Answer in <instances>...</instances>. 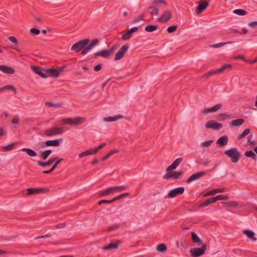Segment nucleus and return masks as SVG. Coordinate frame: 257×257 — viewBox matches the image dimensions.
<instances>
[{
	"instance_id": "55",
	"label": "nucleus",
	"mask_w": 257,
	"mask_h": 257,
	"mask_svg": "<svg viewBox=\"0 0 257 257\" xmlns=\"http://www.w3.org/2000/svg\"><path fill=\"white\" fill-rule=\"evenodd\" d=\"M167 173L164 176L163 178L166 179H168L171 178H173L172 172L170 171H167Z\"/></svg>"
},
{
	"instance_id": "56",
	"label": "nucleus",
	"mask_w": 257,
	"mask_h": 257,
	"mask_svg": "<svg viewBox=\"0 0 257 257\" xmlns=\"http://www.w3.org/2000/svg\"><path fill=\"white\" fill-rule=\"evenodd\" d=\"M63 160V159H60L59 160H56L53 166H52V168H53V170H54L57 167L58 164Z\"/></svg>"
},
{
	"instance_id": "15",
	"label": "nucleus",
	"mask_w": 257,
	"mask_h": 257,
	"mask_svg": "<svg viewBox=\"0 0 257 257\" xmlns=\"http://www.w3.org/2000/svg\"><path fill=\"white\" fill-rule=\"evenodd\" d=\"M182 160V159L181 158H179L176 159L173 163L170 165L168 168H167L166 171H170L172 170H174L177 168V167L180 165L181 161Z\"/></svg>"
},
{
	"instance_id": "58",
	"label": "nucleus",
	"mask_w": 257,
	"mask_h": 257,
	"mask_svg": "<svg viewBox=\"0 0 257 257\" xmlns=\"http://www.w3.org/2000/svg\"><path fill=\"white\" fill-rule=\"evenodd\" d=\"M8 39L11 41L12 42L15 43V44H18V40L15 37H13V36H10L8 38Z\"/></svg>"
},
{
	"instance_id": "64",
	"label": "nucleus",
	"mask_w": 257,
	"mask_h": 257,
	"mask_svg": "<svg viewBox=\"0 0 257 257\" xmlns=\"http://www.w3.org/2000/svg\"><path fill=\"white\" fill-rule=\"evenodd\" d=\"M248 25L252 28L257 27V21H253L248 24Z\"/></svg>"
},
{
	"instance_id": "13",
	"label": "nucleus",
	"mask_w": 257,
	"mask_h": 257,
	"mask_svg": "<svg viewBox=\"0 0 257 257\" xmlns=\"http://www.w3.org/2000/svg\"><path fill=\"white\" fill-rule=\"evenodd\" d=\"M222 107L221 103H218L214 106L209 108H204L203 112L204 113H208L213 112H216Z\"/></svg>"
},
{
	"instance_id": "36",
	"label": "nucleus",
	"mask_w": 257,
	"mask_h": 257,
	"mask_svg": "<svg viewBox=\"0 0 257 257\" xmlns=\"http://www.w3.org/2000/svg\"><path fill=\"white\" fill-rule=\"evenodd\" d=\"M156 249L161 252H163L167 250V246L164 243H161L157 246Z\"/></svg>"
},
{
	"instance_id": "37",
	"label": "nucleus",
	"mask_w": 257,
	"mask_h": 257,
	"mask_svg": "<svg viewBox=\"0 0 257 257\" xmlns=\"http://www.w3.org/2000/svg\"><path fill=\"white\" fill-rule=\"evenodd\" d=\"M129 195H130V194L128 193H124L120 194L119 195L117 196L114 197L112 199H111V201H112V202H113L116 200H118L122 199L124 197H126Z\"/></svg>"
},
{
	"instance_id": "17",
	"label": "nucleus",
	"mask_w": 257,
	"mask_h": 257,
	"mask_svg": "<svg viewBox=\"0 0 257 257\" xmlns=\"http://www.w3.org/2000/svg\"><path fill=\"white\" fill-rule=\"evenodd\" d=\"M0 70L5 73L9 74H13L15 73V70L13 68L6 65H1Z\"/></svg>"
},
{
	"instance_id": "52",
	"label": "nucleus",
	"mask_w": 257,
	"mask_h": 257,
	"mask_svg": "<svg viewBox=\"0 0 257 257\" xmlns=\"http://www.w3.org/2000/svg\"><path fill=\"white\" fill-rule=\"evenodd\" d=\"M31 33L34 35H38L40 34V31L36 28H32L30 30Z\"/></svg>"
},
{
	"instance_id": "50",
	"label": "nucleus",
	"mask_w": 257,
	"mask_h": 257,
	"mask_svg": "<svg viewBox=\"0 0 257 257\" xmlns=\"http://www.w3.org/2000/svg\"><path fill=\"white\" fill-rule=\"evenodd\" d=\"M145 17V14H142V15H140L138 18L135 19L133 21V24H136V23H138L140 21H143V20H144V18Z\"/></svg>"
},
{
	"instance_id": "11",
	"label": "nucleus",
	"mask_w": 257,
	"mask_h": 257,
	"mask_svg": "<svg viewBox=\"0 0 257 257\" xmlns=\"http://www.w3.org/2000/svg\"><path fill=\"white\" fill-rule=\"evenodd\" d=\"M206 128H211L215 130H219L222 128V125L221 123L216 122L215 120H211L207 121L205 124Z\"/></svg>"
},
{
	"instance_id": "28",
	"label": "nucleus",
	"mask_w": 257,
	"mask_h": 257,
	"mask_svg": "<svg viewBox=\"0 0 257 257\" xmlns=\"http://www.w3.org/2000/svg\"><path fill=\"white\" fill-rule=\"evenodd\" d=\"M113 193H114V192H113L112 188L110 187V188H107L106 189H105L104 190H102V191H101L100 192H99V195H100V196L102 197V196H106L110 194H112Z\"/></svg>"
},
{
	"instance_id": "44",
	"label": "nucleus",
	"mask_w": 257,
	"mask_h": 257,
	"mask_svg": "<svg viewBox=\"0 0 257 257\" xmlns=\"http://www.w3.org/2000/svg\"><path fill=\"white\" fill-rule=\"evenodd\" d=\"M183 174V172L181 170L177 172H174L172 173L173 178L174 179H178L182 176Z\"/></svg>"
},
{
	"instance_id": "34",
	"label": "nucleus",
	"mask_w": 257,
	"mask_h": 257,
	"mask_svg": "<svg viewBox=\"0 0 257 257\" xmlns=\"http://www.w3.org/2000/svg\"><path fill=\"white\" fill-rule=\"evenodd\" d=\"M45 104L46 105L48 106L49 107H56V108H60L62 107L63 106L62 103H53L50 102H46Z\"/></svg>"
},
{
	"instance_id": "20",
	"label": "nucleus",
	"mask_w": 257,
	"mask_h": 257,
	"mask_svg": "<svg viewBox=\"0 0 257 257\" xmlns=\"http://www.w3.org/2000/svg\"><path fill=\"white\" fill-rule=\"evenodd\" d=\"M208 6V3L206 1L203 2L199 4L196 8V12L198 14L201 13L206 9Z\"/></svg>"
},
{
	"instance_id": "16",
	"label": "nucleus",
	"mask_w": 257,
	"mask_h": 257,
	"mask_svg": "<svg viewBox=\"0 0 257 257\" xmlns=\"http://www.w3.org/2000/svg\"><path fill=\"white\" fill-rule=\"evenodd\" d=\"M47 189H44V188H29L27 189V194L29 195H32V194H39L43 192H44L45 190H46Z\"/></svg>"
},
{
	"instance_id": "6",
	"label": "nucleus",
	"mask_w": 257,
	"mask_h": 257,
	"mask_svg": "<svg viewBox=\"0 0 257 257\" xmlns=\"http://www.w3.org/2000/svg\"><path fill=\"white\" fill-rule=\"evenodd\" d=\"M206 250V244H204L200 248H193L190 249V252L193 257H199L203 255Z\"/></svg>"
},
{
	"instance_id": "48",
	"label": "nucleus",
	"mask_w": 257,
	"mask_h": 257,
	"mask_svg": "<svg viewBox=\"0 0 257 257\" xmlns=\"http://www.w3.org/2000/svg\"><path fill=\"white\" fill-rule=\"evenodd\" d=\"M177 29V26L173 25L168 27L167 31L168 33H172L176 31Z\"/></svg>"
},
{
	"instance_id": "57",
	"label": "nucleus",
	"mask_w": 257,
	"mask_h": 257,
	"mask_svg": "<svg viewBox=\"0 0 257 257\" xmlns=\"http://www.w3.org/2000/svg\"><path fill=\"white\" fill-rule=\"evenodd\" d=\"M118 227H119L118 225H115L109 227L107 229V230L109 231L115 230L117 229V228H118Z\"/></svg>"
},
{
	"instance_id": "5",
	"label": "nucleus",
	"mask_w": 257,
	"mask_h": 257,
	"mask_svg": "<svg viewBox=\"0 0 257 257\" xmlns=\"http://www.w3.org/2000/svg\"><path fill=\"white\" fill-rule=\"evenodd\" d=\"M64 132L62 127H53L44 131L43 134L46 136H55L61 134Z\"/></svg>"
},
{
	"instance_id": "26",
	"label": "nucleus",
	"mask_w": 257,
	"mask_h": 257,
	"mask_svg": "<svg viewBox=\"0 0 257 257\" xmlns=\"http://www.w3.org/2000/svg\"><path fill=\"white\" fill-rule=\"evenodd\" d=\"M244 122V119L242 118H239L234 119L231 121V125L234 126H239L241 125Z\"/></svg>"
},
{
	"instance_id": "38",
	"label": "nucleus",
	"mask_w": 257,
	"mask_h": 257,
	"mask_svg": "<svg viewBox=\"0 0 257 257\" xmlns=\"http://www.w3.org/2000/svg\"><path fill=\"white\" fill-rule=\"evenodd\" d=\"M250 130L249 128H246L243 131L242 133L238 136L237 138L239 140L242 139L243 138H244L246 136L248 135L250 133Z\"/></svg>"
},
{
	"instance_id": "9",
	"label": "nucleus",
	"mask_w": 257,
	"mask_h": 257,
	"mask_svg": "<svg viewBox=\"0 0 257 257\" xmlns=\"http://www.w3.org/2000/svg\"><path fill=\"white\" fill-rule=\"evenodd\" d=\"M62 141V139L55 140H48L44 142H40L38 145L41 147L44 148L46 146H53L58 147L60 145V142Z\"/></svg>"
},
{
	"instance_id": "8",
	"label": "nucleus",
	"mask_w": 257,
	"mask_h": 257,
	"mask_svg": "<svg viewBox=\"0 0 257 257\" xmlns=\"http://www.w3.org/2000/svg\"><path fill=\"white\" fill-rule=\"evenodd\" d=\"M172 16V14L170 11L166 10L157 20L160 23H166L171 20Z\"/></svg>"
},
{
	"instance_id": "23",
	"label": "nucleus",
	"mask_w": 257,
	"mask_h": 257,
	"mask_svg": "<svg viewBox=\"0 0 257 257\" xmlns=\"http://www.w3.org/2000/svg\"><path fill=\"white\" fill-rule=\"evenodd\" d=\"M31 68L33 70V71L38 75H39L40 76H41L42 78H46L47 77L48 75L46 74L43 73L40 68L39 67L35 66H32Z\"/></svg>"
},
{
	"instance_id": "4",
	"label": "nucleus",
	"mask_w": 257,
	"mask_h": 257,
	"mask_svg": "<svg viewBox=\"0 0 257 257\" xmlns=\"http://www.w3.org/2000/svg\"><path fill=\"white\" fill-rule=\"evenodd\" d=\"M89 42V39H84L80 40L72 45L71 50L72 51L75 50L76 52H78L83 49Z\"/></svg>"
},
{
	"instance_id": "63",
	"label": "nucleus",
	"mask_w": 257,
	"mask_h": 257,
	"mask_svg": "<svg viewBox=\"0 0 257 257\" xmlns=\"http://www.w3.org/2000/svg\"><path fill=\"white\" fill-rule=\"evenodd\" d=\"M103 147L102 146V145H100L98 147H95V148H92L93 150V152H94L95 154L97 153L98 151L102 149Z\"/></svg>"
},
{
	"instance_id": "18",
	"label": "nucleus",
	"mask_w": 257,
	"mask_h": 257,
	"mask_svg": "<svg viewBox=\"0 0 257 257\" xmlns=\"http://www.w3.org/2000/svg\"><path fill=\"white\" fill-rule=\"evenodd\" d=\"M121 242V240H116L115 242H111L110 243H109L107 245L105 246L104 247H103V249H104V250H109V249H110L116 248L118 246L119 244Z\"/></svg>"
},
{
	"instance_id": "19",
	"label": "nucleus",
	"mask_w": 257,
	"mask_h": 257,
	"mask_svg": "<svg viewBox=\"0 0 257 257\" xmlns=\"http://www.w3.org/2000/svg\"><path fill=\"white\" fill-rule=\"evenodd\" d=\"M110 56L109 52L108 50H103L101 51L96 52L94 54L93 58H96L98 56H101L103 58H108Z\"/></svg>"
},
{
	"instance_id": "1",
	"label": "nucleus",
	"mask_w": 257,
	"mask_h": 257,
	"mask_svg": "<svg viewBox=\"0 0 257 257\" xmlns=\"http://www.w3.org/2000/svg\"><path fill=\"white\" fill-rule=\"evenodd\" d=\"M86 120V118L84 117H76L74 118H63L61 120V122L62 124L66 125H79L83 123L85 120Z\"/></svg>"
},
{
	"instance_id": "27",
	"label": "nucleus",
	"mask_w": 257,
	"mask_h": 257,
	"mask_svg": "<svg viewBox=\"0 0 257 257\" xmlns=\"http://www.w3.org/2000/svg\"><path fill=\"white\" fill-rule=\"evenodd\" d=\"M93 154H95V153L93 152V149L91 148V149H90L85 152H83L80 153V154H79L78 156H79V158H82L84 157H86V156H87L89 155H93Z\"/></svg>"
},
{
	"instance_id": "7",
	"label": "nucleus",
	"mask_w": 257,
	"mask_h": 257,
	"mask_svg": "<svg viewBox=\"0 0 257 257\" xmlns=\"http://www.w3.org/2000/svg\"><path fill=\"white\" fill-rule=\"evenodd\" d=\"M185 189L183 187H180L178 188H176L171 190L167 196L165 197L166 198H172L175 197L178 195L182 194L184 192Z\"/></svg>"
},
{
	"instance_id": "21",
	"label": "nucleus",
	"mask_w": 257,
	"mask_h": 257,
	"mask_svg": "<svg viewBox=\"0 0 257 257\" xmlns=\"http://www.w3.org/2000/svg\"><path fill=\"white\" fill-rule=\"evenodd\" d=\"M228 138L226 136H223L220 137L217 141V144L219 146L222 147L227 145L228 143Z\"/></svg>"
},
{
	"instance_id": "49",
	"label": "nucleus",
	"mask_w": 257,
	"mask_h": 257,
	"mask_svg": "<svg viewBox=\"0 0 257 257\" xmlns=\"http://www.w3.org/2000/svg\"><path fill=\"white\" fill-rule=\"evenodd\" d=\"M1 89H2V90L5 89L12 90L14 92L15 94L17 93L16 89L13 85H7L5 87L1 88Z\"/></svg>"
},
{
	"instance_id": "31",
	"label": "nucleus",
	"mask_w": 257,
	"mask_h": 257,
	"mask_svg": "<svg viewBox=\"0 0 257 257\" xmlns=\"http://www.w3.org/2000/svg\"><path fill=\"white\" fill-rule=\"evenodd\" d=\"M158 29V26L157 25H150L147 26L145 27V30L148 32H153L156 31Z\"/></svg>"
},
{
	"instance_id": "14",
	"label": "nucleus",
	"mask_w": 257,
	"mask_h": 257,
	"mask_svg": "<svg viewBox=\"0 0 257 257\" xmlns=\"http://www.w3.org/2000/svg\"><path fill=\"white\" fill-rule=\"evenodd\" d=\"M57 160H58L57 157H54V158H50L47 162H42L41 161H38L37 163V164L40 166L46 167V166H50Z\"/></svg>"
},
{
	"instance_id": "3",
	"label": "nucleus",
	"mask_w": 257,
	"mask_h": 257,
	"mask_svg": "<svg viewBox=\"0 0 257 257\" xmlns=\"http://www.w3.org/2000/svg\"><path fill=\"white\" fill-rule=\"evenodd\" d=\"M231 68L232 65L231 64H225L222 65L220 68L218 69L211 70L207 72L203 75V77H208L211 75L219 74L222 73L224 70L226 69H230Z\"/></svg>"
},
{
	"instance_id": "35",
	"label": "nucleus",
	"mask_w": 257,
	"mask_h": 257,
	"mask_svg": "<svg viewBox=\"0 0 257 257\" xmlns=\"http://www.w3.org/2000/svg\"><path fill=\"white\" fill-rule=\"evenodd\" d=\"M244 156L247 157H250L254 160H256L257 159L255 153L252 151H246L244 153Z\"/></svg>"
},
{
	"instance_id": "61",
	"label": "nucleus",
	"mask_w": 257,
	"mask_h": 257,
	"mask_svg": "<svg viewBox=\"0 0 257 257\" xmlns=\"http://www.w3.org/2000/svg\"><path fill=\"white\" fill-rule=\"evenodd\" d=\"M252 135H249L247 138V142L249 143L250 145H254V141H251V139H252Z\"/></svg>"
},
{
	"instance_id": "59",
	"label": "nucleus",
	"mask_w": 257,
	"mask_h": 257,
	"mask_svg": "<svg viewBox=\"0 0 257 257\" xmlns=\"http://www.w3.org/2000/svg\"><path fill=\"white\" fill-rule=\"evenodd\" d=\"M101 68H102V64H99L96 65L95 66H94L93 69H94V71L97 72V71H100L101 69Z\"/></svg>"
},
{
	"instance_id": "40",
	"label": "nucleus",
	"mask_w": 257,
	"mask_h": 257,
	"mask_svg": "<svg viewBox=\"0 0 257 257\" xmlns=\"http://www.w3.org/2000/svg\"><path fill=\"white\" fill-rule=\"evenodd\" d=\"M113 192H121L125 190L126 187L124 185H121L119 186L112 187Z\"/></svg>"
},
{
	"instance_id": "33",
	"label": "nucleus",
	"mask_w": 257,
	"mask_h": 257,
	"mask_svg": "<svg viewBox=\"0 0 257 257\" xmlns=\"http://www.w3.org/2000/svg\"><path fill=\"white\" fill-rule=\"evenodd\" d=\"M213 200H212V197H211L208 199L207 200L203 201L199 205V207H204L208 206L210 204L213 203Z\"/></svg>"
},
{
	"instance_id": "30",
	"label": "nucleus",
	"mask_w": 257,
	"mask_h": 257,
	"mask_svg": "<svg viewBox=\"0 0 257 257\" xmlns=\"http://www.w3.org/2000/svg\"><path fill=\"white\" fill-rule=\"evenodd\" d=\"M191 238L192 241L194 243H197L198 245H200L201 244V240L195 232L191 233Z\"/></svg>"
},
{
	"instance_id": "46",
	"label": "nucleus",
	"mask_w": 257,
	"mask_h": 257,
	"mask_svg": "<svg viewBox=\"0 0 257 257\" xmlns=\"http://www.w3.org/2000/svg\"><path fill=\"white\" fill-rule=\"evenodd\" d=\"M132 36V34L131 32L128 31L122 36L121 39L122 40H128L131 38Z\"/></svg>"
},
{
	"instance_id": "42",
	"label": "nucleus",
	"mask_w": 257,
	"mask_h": 257,
	"mask_svg": "<svg viewBox=\"0 0 257 257\" xmlns=\"http://www.w3.org/2000/svg\"><path fill=\"white\" fill-rule=\"evenodd\" d=\"M149 10H152L151 14L152 15H155V16H158L159 12V10L157 8L151 6L149 8Z\"/></svg>"
},
{
	"instance_id": "29",
	"label": "nucleus",
	"mask_w": 257,
	"mask_h": 257,
	"mask_svg": "<svg viewBox=\"0 0 257 257\" xmlns=\"http://www.w3.org/2000/svg\"><path fill=\"white\" fill-rule=\"evenodd\" d=\"M21 150L26 152L27 154L31 157H36L37 155L35 151L30 148H23Z\"/></svg>"
},
{
	"instance_id": "62",
	"label": "nucleus",
	"mask_w": 257,
	"mask_h": 257,
	"mask_svg": "<svg viewBox=\"0 0 257 257\" xmlns=\"http://www.w3.org/2000/svg\"><path fill=\"white\" fill-rule=\"evenodd\" d=\"M117 47L115 45L112 46L109 50H108L109 52V54L110 55L111 53H113L115 50L116 49Z\"/></svg>"
},
{
	"instance_id": "10",
	"label": "nucleus",
	"mask_w": 257,
	"mask_h": 257,
	"mask_svg": "<svg viewBox=\"0 0 257 257\" xmlns=\"http://www.w3.org/2000/svg\"><path fill=\"white\" fill-rule=\"evenodd\" d=\"M128 48L129 46L128 45H124L122 46L117 53L115 55L114 58V60L117 61L123 58L125 53L127 51Z\"/></svg>"
},
{
	"instance_id": "45",
	"label": "nucleus",
	"mask_w": 257,
	"mask_h": 257,
	"mask_svg": "<svg viewBox=\"0 0 257 257\" xmlns=\"http://www.w3.org/2000/svg\"><path fill=\"white\" fill-rule=\"evenodd\" d=\"M231 43H232V42L219 43L218 44H213V45H211L210 47L212 48H218L221 47L222 46H223L227 44H230Z\"/></svg>"
},
{
	"instance_id": "43",
	"label": "nucleus",
	"mask_w": 257,
	"mask_h": 257,
	"mask_svg": "<svg viewBox=\"0 0 257 257\" xmlns=\"http://www.w3.org/2000/svg\"><path fill=\"white\" fill-rule=\"evenodd\" d=\"M98 40L97 39L92 40L90 44L87 46L90 50H91L94 47L98 44Z\"/></svg>"
},
{
	"instance_id": "39",
	"label": "nucleus",
	"mask_w": 257,
	"mask_h": 257,
	"mask_svg": "<svg viewBox=\"0 0 257 257\" xmlns=\"http://www.w3.org/2000/svg\"><path fill=\"white\" fill-rule=\"evenodd\" d=\"M52 151L51 150H47L41 153V157L43 160H46L49 155L51 154Z\"/></svg>"
},
{
	"instance_id": "53",
	"label": "nucleus",
	"mask_w": 257,
	"mask_h": 257,
	"mask_svg": "<svg viewBox=\"0 0 257 257\" xmlns=\"http://www.w3.org/2000/svg\"><path fill=\"white\" fill-rule=\"evenodd\" d=\"M213 143V141L209 140L206 142H204L202 143V146L204 147H207L211 145V144Z\"/></svg>"
},
{
	"instance_id": "60",
	"label": "nucleus",
	"mask_w": 257,
	"mask_h": 257,
	"mask_svg": "<svg viewBox=\"0 0 257 257\" xmlns=\"http://www.w3.org/2000/svg\"><path fill=\"white\" fill-rule=\"evenodd\" d=\"M82 51H81V54L82 55H86L89 51H90V50L88 48V47H87L86 48H84L83 49L81 50Z\"/></svg>"
},
{
	"instance_id": "12",
	"label": "nucleus",
	"mask_w": 257,
	"mask_h": 257,
	"mask_svg": "<svg viewBox=\"0 0 257 257\" xmlns=\"http://www.w3.org/2000/svg\"><path fill=\"white\" fill-rule=\"evenodd\" d=\"M205 173L204 171H201L197 172L196 173H195L193 175H192L186 181L187 183H190V182L199 179L200 178H201L202 176L205 175Z\"/></svg>"
},
{
	"instance_id": "25",
	"label": "nucleus",
	"mask_w": 257,
	"mask_h": 257,
	"mask_svg": "<svg viewBox=\"0 0 257 257\" xmlns=\"http://www.w3.org/2000/svg\"><path fill=\"white\" fill-rule=\"evenodd\" d=\"M122 115L121 114H119L118 115H114L113 116H108L104 118V121L106 122H109V121H116L117 119L122 118Z\"/></svg>"
},
{
	"instance_id": "47",
	"label": "nucleus",
	"mask_w": 257,
	"mask_h": 257,
	"mask_svg": "<svg viewBox=\"0 0 257 257\" xmlns=\"http://www.w3.org/2000/svg\"><path fill=\"white\" fill-rule=\"evenodd\" d=\"M218 118L219 120H225L230 118V116L225 113H220L218 115Z\"/></svg>"
},
{
	"instance_id": "32",
	"label": "nucleus",
	"mask_w": 257,
	"mask_h": 257,
	"mask_svg": "<svg viewBox=\"0 0 257 257\" xmlns=\"http://www.w3.org/2000/svg\"><path fill=\"white\" fill-rule=\"evenodd\" d=\"M228 199V197L227 195H219L214 197H212V200L214 203L218 200H226Z\"/></svg>"
},
{
	"instance_id": "22",
	"label": "nucleus",
	"mask_w": 257,
	"mask_h": 257,
	"mask_svg": "<svg viewBox=\"0 0 257 257\" xmlns=\"http://www.w3.org/2000/svg\"><path fill=\"white\" fill-rule=\"evenodd\" d=\"M48 75L51 77L57 78L60 75L59 70L55 69H49L47 70Z\"/></svg>"
},
{
	"instance_id": "41",
	"label": "nucleus",
	"mask_w": 257,
	"mask_h": 257,
	"mask_svg": "<svg viewBox=\"0 0 257 257\" xmlns=\"http://www.w3.org/2000/svg\"><path fill=\"white\" fill-rule=\"evenodd\" d=\"M233 13L239 16H244L247 14V12L243 9H236Z\"/></svg>"
},
{
	"instance_id": "51",
	"label": "nucleus",
	"mask_w": 257,
	"mask_h": 257,
	"mask_svg": "<svg viewBox=\"0 0 257 257\" xmlns=\"http://www.w3.org/2000/svg\"><path fill=\"white\" fill-rule=\"evenodd\" d=\"M15 143H12V144H11L10 145H8L5 147H4V149H5V151H10L11 150H12L15 146Z\"/></svg>"
},
{
	"instance_id": "24",
	"label": "nucleus",
	"mask_w": 257,
	"mask_h": 257,
	"mask_svg": "<svg viewBox=\"0 0 257 257\" xmlns=\"http://www.w3.org/2000/svg\"><path fill=\"white\" fill-rule=\"evenodd\" d=\"M243 233L252 241H256V238L254 237V233L250 230H244Z\"/></svg>"
},
{
	"instance_id": "54",
	"label": "nucleus",
	"mask_w": 257,
	"mask_h": 257,
	"mask_svg": "<svg viewBox=\"0 0 257 257\" xmlns=\"http://www.w3.org/2000/svg\"><path fill=\"white\" fill-rule=\"evenodd\" d=\"M152 3L153 4H164V5H167V3L164 1V0H154Z\"/></svg>"
},
{
	"instance_id": "2",
	"label": "nucleus",
	"mask_w": 257,
	"mask_h": 257,
	"mask_svg": "<svg viewBox=\"0 0 257 257\" xmlns=\"http://www.w3.org/2000/svg\"><path fill=\"white\" fill-rule=\"evenodd\" d=\"M224 154L227 155L231 159V161L233 163L237 162L241 155L236 148H231L229 150H226L224 152Z\"/></svg>"
}]
</instances>
